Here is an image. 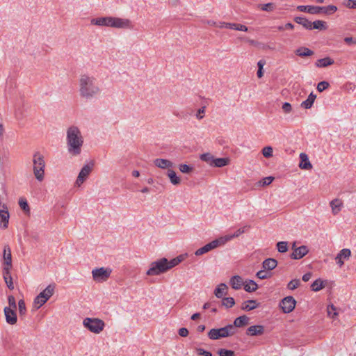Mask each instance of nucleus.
Masks as SVG:
<instances>
[{
    "label": "nucleus",
    "mask_w": 356,
    "mask_h": 356,
    "mask_svg": "<svg viewBox=\"0 0 356 356\" xmlns=\"http://www.w3.org/2000/svg\"><path fill=\"white\" fill-rule=\"evenodd\" d=\"M229 283L232 287L235 290L240 289L241 286L244 285L243 280L239 275H234L232 277Z\"/></svg>",
    "instance_id": "obj_23"
},
{
    "label": "nucleus",
    "mask_w": 356,
    "mask_h": 356,
    "mask_svg": "<svg viewBox=\"0 0 356 356\" xmlns=\"http://www.w3.org/2000/svg\"><path fill=\"white\" fill-rule=\"evenodd\" d=\"M325 286L324 282L321 279L316 280L311 285L312 290L318 291Z\"/></svg>",
    "instance_id": "obj_37"
},
{
    "label": "nucleus",
    "mask_w": 356,
    "mask_h": 356,
    "mask_svg": "<svg viewBox=\"0 0 356 356\" xmlns=\"http://www.w3.org/2000/svg\"><path fill=\"white\" fill-rule=\"evenodd\" d=\"M66 141L67 151L70 154L77 156L81 154L83 138L77 127L72 126L67 129Z\"/></svg>",
    "instance_id": "obj_2"
},
{
    "label": "nucleus",
    "mask_w": 356,
    "mask_h": 356,
    "mask_svg": "<svg viewBox=\"0 0 356 356\" xmlns=\"http://www.w3.org/2000/svg\"><path fill=\"white\" fill-rule=\"evenodd\" d=\"M330 86V84L327 81H321L317 85V90L320 92L324 91L325 89H327Z\"/></svg>",
    "instance_id": "obj_52"
},
{
    "label": "nucleus",
    "mask_w": 356,
    "mask_h": 356,
    "mask_svg": "<svg viewBox=\"0 0 356 356\" xmlns=\"http://www.w3.org/2000/svg\"><path fill=\"white\" fill-rule=\"evenodd\" d=\"M47 302V300L44 298H42V296H40V294H38L34 299V301H33V304L35 305V307L37 308V309H39L40 307H41L43 305H44L46 302Z\"/></svg>",
    "instance_id": "obj_39"
},
{
    "label": "nucleus",
    "mask_w": 356,
    "mask_h": 356,
    "mask_svg": "<svg viewBox=\"0 0 356 356\" xmlns=\"http://www.w3.org/2000/svg\"><path fill=\"white\" fill-rule=\"evenodd\" d=\"M178 333L181 337H186L188 334V330L185 327H181L179 330Z\"/></svg>",
    "instance_id": "obj_59"
},
{
    "label": "nucleus",
    "mask_w": 356,
    "mask_h": 356,
    "mask_svg": "<svg viewBox=\"0 0 356 356\" xmlns=\"http://www.w3.org/2000/svg\"><path fill=\"white\" fill-rule=\"evenodd\" d=\"M264 333V327L261 325H252L246 330V334L248 336H261Z\"/></svg>",
    "instance_id": "obj_17"
},
{
    "label": "nucleus",
    "mask_w": 356,
    "mask_h": 356,
    "mask_svg": "<svg viewBox=\"0 0 356 356\" xmlns=\"http://www.w3.org/2000/svg\"><path fill=\"white\" fill-rule=\"evenodd\" d=\"M312 277V273H305V275H303L302 276V280L304 282H307L310 280V278Z\"/></svg>",
    "instance_id": "obj_62"
},
{
    "label": "nucleus",
    "mask_w": 356,
    "mask_h": 356,
    "mask_svg": "<svg viewBox=\"0 0 356 356\" xmlns=\"http://www.w3.org/2000/svg\"><path fill=\"white\" fill-rule=\"evenodd\" d=\"M350 255H351V251L349 249L344 248V249H342L337 254V255L335 257V260H336L337 264H339V266L340 267H341L344 264L343 259H349Z\"/></svg>",
    "instance_id": "obj_16"
},
{
    "label": "nucleus",
    "mask_w": 356,
    "mask_h": 356,
    "mask_svg": "<svg viewBox=\"0 0 356 356\" xmlns=\"http://www.w3.org/2000/svg\"><path fill=\"white\" fill-rule=\"evenodd\" d=\"M344 42L347 44H356V41L352 37H346Z\"/></svg>",
    "instance_id": "obj_61"
},
{
    "label": "nucleus",
    "mask_w": 356,
    "mask_h": 356,
    "mask_svg": "<svg viewBox=\"0 0 356 356\" xmlns=\"http://www.w3.org/2000/svg\"><path fill=\"white\" fill-rule=\"evenodd\" d=\"M8 304H9L8 307L16 309L17 305H16V301H15V297L13 296H9L8 298Z\"/></svg>",
    "instance_id": "obj_56"
},
{
    "label": "nucleus",
    "mask_w": 356,
    "mask_h": 356,
    "mask_svg": "<svg viewBox=\"0 0 356 356\" xmlns=\"http://www.w3.org/2000/svg\"><path fill=\"white\" fill-rule=\"evenodd\" d=\"M261 10L267 12H271L275 9V5L273 3H268L259 5Z\"/></svg>",
    "instance_id": "obj_49"
},
{
    "label": "nucleus",
    "mask_w": 356,
    "mask_h": 356,
    "mask_svg": "<svg viewBox=\"0 0 356 356\" xmlns=\"http://www.w3.org/2000/svg\"><path fill=\"white\" fill-rule=\"evenodd\" d=\"M4 314L7 323L15 325L17 321V316L15 309L6 307L4 308Z\"/></svg>",
    "instance_id": "obj_14"
},
{
    "label": "nucleus",
    "mask_w": 356,
    "mask_h": 356,
    "mask_svg": "<svg viewBox=\"0 0 356 356\" xmlns=\"http://www.w3.org/2000/svg\"><path fill=\"white\" fill-rule=\"evenodd\" d=\"M205 110H206V106H202L198 109L197 114H196V118L198 120H202L204 118V114L205 113Z\"/></svg>",
    "instance_id": "obj_57"
},
{
    "label": "nucleus",
    "mask_w": 356,
    "mask_h": 356,
    "mask_svg": "<svg viewBox=\"0 0 356 356\" xmlns=\"http://www.w3.org/2000/svg\"><path fill=\"white\" fill-rule=\"evenodd\" d=\"M330 204L332 208V213L334 216L337 215L340 212L343 207L342 201L337 198L332 200Z\"/></svg>",
    "instance_id": "obj_21"
},
{
    "label": "nucleus",
    "mask_w": 356,
    "mask_h": 356,
    "mask_svg": "<svg viewBox=\"0 0 356 356\" xmlns=\"http://www.w3.org/2000/svg\"><path fill=\"white\" fill-rule=\"evenodd\" d=\"M93 165H94L93 163L86 164L83 165V167L81 168V171L79 172L77 179H76V185L77 186H80L86 180L88 175L90 174V172L92 170Z\"/></svg>",
    "instance_id": "obj_10"
},
{
    "label": "nucleus",
    "mask_w": 356,
    "mask_h": 356,
    "mask_svg": "<svg viewBox=\"0 0 356 356\" xmlns=\"http://www.w3.org/2000/svg\"><path fill=\"white\" fill-rule=\"evenodd\" d=\"M236 332V328L234 327L232 324L227 325V326L221 328H213L208 332V337L212 340H217L220 338H224L234 335Z\"/></svg>",
    "instance_id": "obj_7"
},
{
    "label": "nucleus",
    "mask_w": 356,
    "mask_h": 356,
    "mask_svg": "<svg viewBox=\"0 0 356 356\" xmlns=\"http://www.w3.org/2000/svg\"><path fill=\"white\" fill-rule=\"evenodd\" d=\"M111 269L108 268H98L92 270V278L96 282L106 281L111 274Z\"/></svg>",
    "instance_id": "obj_9"
},
{
    "label": "nucleus",
    "mask_w": 356,
    "mask_h": 356,
    "mask_svg": "<svg viewBox=\"0 0 356 356\" xmlns=\"http://www.w3.org/2000/svg\"><path fill=\"white\" fill-rule=\"evenodd\" d=\"M300 163L299 167L303 170H309L312 168V165L309 161L308 156L305 153H301L300 154Z\"/></svg>",
    "instance_id": "obj_24"
},
{
    "label": "nucleus",
    "mask_w": 356,
    "mask_h": 356,
    "mask_svg": "<svg viewBox=\"0 0 356 356\" xmlns=\"http://www.w3.org/2000/svg\"><path fill=\"white\" fill-rule=\"evenodd\" d=\"M236 30L241 31H248V29L245 25H243L241 24H236Z\"/></svg>",
    "instance_id": "obj_60"
},
{
    "label": "nucleus",
    "mask_w": 356,
    "mask_h": 356,
    "mask_svg": "<svg viewBox=\"0 0 356 356\" xmlns=\"http://www.w3.org/2000/svg\"><path fill=\"white\" fill-rule=\"evenodd\" d=\"M227 293V286L224 283H221L219 285H218V286L214 290V295L218 298H222Z\"/></svg>",
    "instance_id": "obj_27"
},
{
    "label": "nucleus",
    "mask_w": 356,
    "mask_h": 356,
    "mask_svg": "<svg viewBox=\"0 0 356 356\" xmlns=\"http://www.w3.org/2000/svg\"><path fill=\"white\" fill-rule=\"evenodd\" d=\"M249 320L250 318L247 316L243 315L236 318L234 320V324L232 325H234V328H236V327H241L247 325L249 323Z\"/></svg>",
    "instance_id": "obj_28"
},
{
    "label": "nucleus",
    "mask_w": 356,
    "mask_h": 356,
    "mask_svg": "<svg viewBox=\"0 0 356 356\" xmlns=\"http://www.w3.org/2000/svg\"><path fill=\"white\" fill-rule=\"evenodd\" d=\"M343 5L348 8L356 9V0H345Z\"/></svg>",
    "instance_id": "obj_53"
},
{
    "label": "nucleus",
    "mask_w": 356,
    "mask_h": 356,
    "mask_svg": "<svg viewBox=\"0 0 356 356\" xmlns=\"http://www.w3.org/2000/svg\"><path fill=\"white\" fill-rule=\"evenodd\" d=\"M10 269L11 268H3V277L8 288L13 290L14 289V285L13 282V278L10 274Z\"/></svg>",
    "instance_id": "obj_20"
},
{
    "label": "nucleus",
    "mask_w": 356,
    "mask_h": 356,
    "mask_svg": "<svg viewBox=\"0 0 356 356\" xmlns=\"http://www.w3.org/2000/svg\"><path fill=\"white\" fill-rule=\"evenodd\" d=\"M200 159L212 166L214 156L210 153H204L200 155Z\"/></svg>",
    "instance_id": "obj_38"
},
{
    "label": "nucleus",
    "mask_w": 356,
    "mask_h": 356,
    "mask_svg": "<svg viewBox=\"0 0 356 356\" xmlns=\"http://www.w3.org/2000/svg\"><path fill=\"white\" fill-rule=\"evenodd\" d=\"M277 261L276 259L273 258H268L265 259L262 263V268L266 270H272L276 268Z\"/></svg>",
    "instance_id": "obj_25"
},
{
    "label": "nucleus",
    "mask_w": 356,
    "mask_h": 356,
    "mask_svg": "<svg viewBox=\"0 0 356 356\" xmlns=\"http://www.w3.org/2000/svg\"><path fill=\"white\" fill-rule=\"evenodd\" d=\"M3 268H12L11 250L8 245H5L3 249Z\"/></svg>",
    "instance_id": "obj_18"
},
{
    "label": "nucleus",
    "mask_w": 356,
    "mask_h": 356,
    "mask_svg": "<svg viewBox=\"0 0 356 356\" xmlns=\"http://www.w3.org/2000/svg\"><path fill=\"white\" fill-rule=\"evenodd\" d=\"M185 259L184 254H180L178 257L171 259L169 261V264L170 266V268H172L173 267L177 266L180 262H181Z\"/></svg>",
    "instance_id": "obj_41"
},
{
    "label": "nucleus",
    "mask_w": 356,
    "mask_h": 356,
    "mask_svg": "<svg viewBox=\"0 0 356 356\" xmlns=\"http://www.w3.org/2000/svg\"><path fill=\"white\" fill-rule=\"evenodd\" d=\"M295 54L300 57L311 56L314 52L307 47H301L295 51Z\"/></svg>",
    "instance_id": "obj_30"
},
{
    "label": "nucleus",
    "mask_w": 356,
    "mask_h": 356,
    "mask_svg": "<svg viewBox=\"0 0 356 356\" xmlns=\"http://www.w3.org/2000/svg\"><path fill=\"white\" fill-rule=\"evenodd\" d=\"M55 289V285L54 284H49L48 285L45 289H44L42 292H40L39 294L42 296L43 298L48 300L54 294Z\"/></svg>",
    "instance_id": "obj_29"
},
{
    "label": "nucleus",
    "mask_w": 356,
    "mask_h": 356,
    "mask_svg": "<svg viewBox=\"0 0 356 356\" xmlns=\"http://www.w3.org/2000/svg\"><path fill=\"white\" fill-rule=\"evenodd\" d=\"M179 169L182 173L189 174L191 173L193 168L192 166H190L187 164H180L179 165Z\"/></svg>",
    "instance_id": "obj_47"
},
{
    "label": "nucleus",
    "mask_w": 356,
    "mask_h": 356,
    "mask_svg": "<svg viewBox=\"0 0 356 356\" xmlns=\"http://www.w3.org/2000/svg\"><path fill=\"white\" fill-rule=\"evenodd\" d=\"M18 308H19V314L20 316H23L26 314V308L25 302L23 299H21L18 301Z\"/></svg>",
    "instance_id": "obj_43"
},
{
    "label": "nucleus",
    "mask_w": 356,
    "mask_h": 356,
    "mask_svg": "<svg viewBox=\"0 0 356 356\" xmlns=\"http://www.w3.org/2000/svg\"><path fill=\"white\" fill-rule=\"evenodd\" d=\"M266 270L264 269L258 271L256 274L257 277L260 280H265L270 277L272 274L269 272H266Z\"/></svg>",
    "instance_id": "obj_45"
},
{
    "label": "nucleus",
    "mask_w": 356,
    "mask_h": 356,
    "mask_svg": "<svg viewBox=\"0 0 356 356\" xmlns=\"http://www.w3.org/2000/svg\"><path fill=\"white\" fill-rule=\"evenodd\" d=\"M259 305L255 300H249L242 303L241 309L247 312L251 311L257 308Z\"/></svg>",
    "instance_id": "obj_22"
},
{
    "label": "nucleus",
    "mask_w": 356,
    "mask_h": 356,
    "mask_svg": "<svg viewBox=\"0 0 356 356\" xmlns=\"http://www.w3.org/2000/svg\"><path fill=\"white\" fill-rule=\"evenodd\" d=\"M336 308L333 305H332L330 307H327V314L330 317L334 318V316H337L338 314L335 312Z\"/></svg>",
    "instance_id": "obj_55"
},
{
    "label": "nucleus",
    "mask_w": 356,
    "mask_h": 356,
    "mask_svg": "<svg viewBox=\"0 0 356 356\" xmlns=\"http://www.w3.org/2000/svg\"><path fill=\"white\" fill-rule=\"evenodd\" d=\"M312 24V29H318V30H325L326 29L325 22L321 20H316Z\"/></svg>",
    "instance_id": "obj_42"
},
{
    "label": "nucleus",
    "mask_w": 356,
    "mask_h": 356,
    "mask_svg": "<svg viewBox=\"0 0 356 356\" xmlns=\"http://www.w3.org/2000/svg\"><path fill=\"white\" fill-rule=\"evenodd\" d=\"M294 21L302 25L303 27H305L307 29L311 30L312 29V22L309 21L307 18L303 17H296L294 18Z\"/></svg>",
    "instance_id": "obj_31"
},
{
    "label": "nucleus",
    "mask_w": 356,
    "mask_h": 356,
    "mask_svg": "<svg viewBox=\"0 0 356 356\" xmlns=\"http://www.w3.org/2000/svg\"><path fill=\"white\" fill-rule=\"evenodd\" d=\"M91 24L97 26L118 29H129L131 27V21L129 19L115 17L94 18L92 19Z\"/></svg>",
    "instance_id": "obj_3"
},
{
    "label": "nucleus",
    "mask_w": 356,
    "mask_h": 356,
    "mask_svg": "<svg viewBox=\"0 0 356 356\" xmlns=\"http://www.w3.org/2000/svg\"><path fill=\"white\" fill-rule=\"evenodd\" d=\"M3 209L0 210V219L3 223V228H7L10 216L7 210V207L5 205H3Z\"/></svg>",
    "instance_id": "obj_26"
},
{
    "label": "nucleus",
    "mask_w": 356,
    "mask_h": 356,
    "mask_svg": "<svg viewBox=\"0 0 356 356\" xmlns=\"http://www.w3.org/2000/svg\"><path fill=\"white\" fill-rule=\"evenodd\" d=\"M229 160L228 158H215L213 159L212 166L222 168L229 164Z\"/></svg>",
    "instance_id": "obj_36"
},
{
    "label": "nucleus",
    "mask_w": 356,
    "mask_h": 356,
    "mask_svg": "<svg viewBox=\"0 0 356 356\" xmlns=\"http://www.w3.org/2000/svg\"><path fill=\"white\" fill-rule=\"evenodd\" d=\"M334 63V60L330 57H325L317 60L316 65L318 67H326L332 65Z\"/></svg>",
    "instance_id": "obj_33"
},
{
    "label": "nucleus",
    "mask_w": 356,
    "mask_h": 356,
    "mask_svg": "<svg viewBox=\"0 0 356 356\" xmlns=\"http://www.w3.org/2000/svg\"><path fill=\"white\" fill-rule=\"evenodd\" d=\"M170 269L169 261L163 257L152 262L149 265V268L146 272V275L149 276L159 275Z\"/></svg>",
    "instance_id": "obj_4"
},
{
    "label": "nucleus",
    "mask_w": 356,
    "mask_h": 356,
    "mask_svg": "<svg viewBox=\"0 0 356 356\" xmlns=\"http://www.w3.org/2000/svg\"><path fill=\"white\" fill-rule=\"evenodd\" d=\"M79 87L81 97L86 100L96 98L101 91L96 79L88 74L80 76Z\"/></svg>",
    "instance_id": "obj_1"
},
{
    "label": "nucleus",
    "mask_w": 356,
    "mask_h": 356,
    "mask_svg": "<svg viewBox=\"0 0 356 356\" xmlns=\"http://www.w3.org/2000/svg\"><path fill=\"white\" fill-rule=\"evenodd\" d=\"M297 9L300 12H307L309 14L324 13L330 15L337 10V7L334 5H329L327 6H298Z\"/></svg>",
    "instance_id": "obj_5"
},
{
    "label": "nucleus",
    "mask_w": 356,
    "mask_h": 356,
    "mask_svg": "<svg viewBox=\"0 0 356 356\" xmlns=\"http://www.w3.org/2000/svg\"><path fill=\"white\" fill-rule=\"evenodd\" d=\"M154 163L156 167L161 169H168V170H171L170 168L173 167L172 162L164 159H156Z\"/></svg>",
    "instance_id": "obj_19"
},
{
    "label": "nucleus",
    "mask_w": 356,
    "mask_h": 356,
    "mask_svg": "<svg viewBox=\"0 0 356 356\" xmlns=\"http://www.w3.org/2000/svg\"><path fill=\"white\" fill-rule=\"evenodd\" d=\"M235 305V300L232 297L223 298L222 300V305L226 308H231Z\"/></svg>",
    "instance_id": "obj_40"
},
{
    "label": "nucleus",
    "mask_w": 356,
    "mask_h": 356,
    "mask_svg": "<svg viewBox=\"0 0 356 356\" xmlns=\"http://www.w3.org/2000/svg\"><path fill=\"white\" fill-rule=\"evenodd\" d=\"M243 286L245 291L247 292H254L258 289L257 284L252 280H246Z\"/></svg>",
    "instance_id": "obj_35"
},
{
    "label": "nucleus",
    "mask_w": 356,
    "mask_h": 356,
    "mask_svg": "<svg viewBox=\"0 0 356 356\" xmlns=\"http://www.w3.org/2000/svg\"><path fill=\"white\" fill-rule=\"evenodd\" d=\"M273 179H274V177H266L264 178L261 181H260L259 183V185H261V186H268L272 183Z\"/></svg>",
    "instance_id": "obj_54"
},
{
    "label": "nucleus",
    "mask_w": 356,
    "mask_h": 356,
    "mask_svg": "<svg viewBox=\"0 0 356 356\" xmlns=\"http://www.w3.org/2000/svg\"><path fill=\"white\" fill-rule=\"evenodd\" d=\"M218 354L219 356H234L235 353L233 350H227V349H220L218 351Z\"/></svg>",
    "instance_id": "obj_50"
},
{
    "label": "nucleus",
    "mask_w": 356,
    "mask_h": 356,
    "mask_svg": "<svg viewBox=\"0 0 356 356\" xmlns=\"http://www.w3.org/2000/svg\"><path fill=\"white\" fill-rule=\"evenodd\" d=\"M316 98V95H314L313 92H311L309 95L307 99L301 103V107L305 109L310 108L312 106Z\"/></svg>",
    "instance_id": "obj_32"
},
{
    "label": "nucleus",
    "mask_w": 356,
    "mask_h": 356,
    "mask_svg": "<svg viewBox=\"0 0 356 356\" xmlns=\"http://www.w3.org/2000/svg\"><path fill=\"white\" fill-rule=\"evenodd\" d=\"M83 325L90 332L95 334H99L105 327V323L98 318H85Z\"/></svg>",
    "instance_id": "obj_8"
},
{
    "label": "nucleus",
    "mask_w": 356,
    "mask_h": 356,
    "mask_svg": "<svg viewBox=\"0 0 356 356\" xmlns=\"http://www.w3.org/2000/svg\"><path fill=\"white\" fill-rule=\"evenodd\" d=\"M296 305V301L294 298L292 296H287L281 300L280 307L284 313L289 314L294 309Z\"/></svg>",
    "instance_id": "obj_11"
},
{
    "label": "nucleus",
    "mask_w": 356,
    "mask_h": 356,
    "mask_svg": "<svg viewBox=\"0 0 356 356\" xmlns=\"http://www.w3.org/2000/svg\"><path fill=\"white\" fill-rule=\"evenodd\" d=\"M309 252V249L306 245H301L294 249V251L291 254L292 259H300L304 257Z\"/></svg>",
    "instance_id": "obj_15"
},
{
    "label": "nucleus",
    "mask_w": 356,
    "mask_h": 356,
    "mask_svg": "<svg viewBox=\"0 0 356 356\" xmlns=\"http://www.w3.org/2000/svg\"><path fill=\"white\" fill-rule=\"evenodd\" d=\"M282 108L283 111L286 113H289L292 110L291 105L288 102L284 103Z\"/></svg>",
    "instance_id": "obj_58"
},
{
    "label": "nucleus",
    "mask_w": 356,
    "mask_h": 356,
    "mask_svg": "<svg viewBox=\"0 0 356 356\" xmlns=\"http://www.w3.org/2000/svg\"><path fill=\"white\" fill-rule=\"evenodd\" d=\"M225 28L229 29L236 30V24H235V23H228L227 22V24H225Z\"/></svg>",
    "instance_id": "obj_63"
},
{
    "label": "nucleus",
    "mask_w": 356,
    "mask_h": 356,
    "mask_svg": "<svg viewBox=\"0 0 356 356\" xmlns=\"http://www.w3.org/2000/svg\"><path fill=\"white\" fill-rule=\"evenodd\" d=\"M223 245L222 242L220 241V238L215 239L212 241L211 242L206 244L204 246L197 249L195 252V254L196 256H201L204 254L207 253L208 252L219 247Z\"/></svg>",
    "instance_id": "obj_12"
},
{
    "label": "nucleus",
    "mask_w": 356,
    "mask_h": 356,
    "mask_svg": "<svg viewBox=\"0 0 356 356\" xmlns=\"http://www.w3.org/2000/svg\"><path fill=\"white\" fill-rule=\"evenodd\" d=\"M167 175L170 179V181L173 185H179L181 183V179L178 177L176 172L173 170H168Z\"/></svg>",
    "instance_id": "obj_34"
},
{
    "label": "nucleus",
    "mask_w": 356,
    "mask_h": 356,
    "mask_svg": "<svg viewBox=\"0 0 356 356\" xmlns=\"http://www.w3.org/2000/svg\"><path fill=\"white\" fill-rule=\"evenodd\" d=\"M33 173L35 178L42 181L44 179L45 163L44 156L40 152H35L33 156Z\"/></svg>",
    "instance_id": "obj_6"
},
{
    "label": "nucleus",
    "mask_w": 356,
    "mask_h": 356,
    "mask_svg": "<svg viewBox=\"0 0 356 356\" xmlns=\"http://www.w3.org/2000/svg\"><path fill=\"white\" fill-rule=\"evenodd\" d=\"M273 148L270 146H267L263 148L262 154L266 158H269L273 156Z\"/></svg>",
    "instance_id": "obj_51"
},
{
    "label": "nucleus",
    "mask_w": 356,
    "mask_h": 356,
    "mask_svg": "<svg viewBox=\"0 0 356 356\" xmlns=\"http://www.w3.org/2000/svg\"><path fill=\"white\" fill-rule=\"evenodd\" d=\"M300 284V280H298V279L292 280L291 281H290L288 283L287 288L289 290H295L296 289H297L299 286Z\"/></svg>",
    "instance_id": "obj_48"
},
{
    "label": "nucleus",
    "mask_w": 356,
    "mask_h": 356,
    "mask_svg": "<svg viewBox=\"0 0 356 356\" xmlns=\"http://www.w3.org/2000/svg\"><path fill=\"white\" fill-rule=\"evenodd\" d=\"M250 228V225H246L242 228L237 229L233 234H227L225 236L220 237V240L224 245L228 241L232 240L234 238H237L245 232V229Z\"/></svg>",
    "instance_id": "obj_13"
},
{
    "label": "nucleus",
    "mask_w": 356,
    "mask_h": 356,
    "mask_svg": "<svg viewBox=\"0 0 356 356\" xmlns=\"http://www.w3.org/2000/svg\"><path fill=\"white\" fill-rule=\"evenodd\" d=\"M265 64H266L265 60H260L257 63L258 69L263 70V67H264V65H265Z\"/></svg>",
    "instance_id": "obj_64"
},
{
    "label": "nucleus",
    "mask_w": 356,
    "mask_h": 356,
    "mask_svg": "<svg viewBox=\"0 0 356 356\" xmlns=\"http://www.w3.org/2000/svg\"><path fill=\"white\" fill-rule=\"evenodd\" d=\"M277 249L279 252L284 253L288 250V243L286 241H280L277 243Z\"/></svg>",
    "instance_id": "obj_44"
},
{
    "label": "nucleus",
    "mask_w": 356,
    "mask_h": 356,
    "mask_svg": "<svg viewBox=\"0 0 356 356\" xmlns=\"http://www.w3.org/2000/svg\"><path fill=\"white\" fill-rule=\"evenodd\" d=\"M19 205L24 211L26 213L30 211V208L26 199H19Z\"/></svg>",
    "instance_id": "obj_46"
}]
</instances>
